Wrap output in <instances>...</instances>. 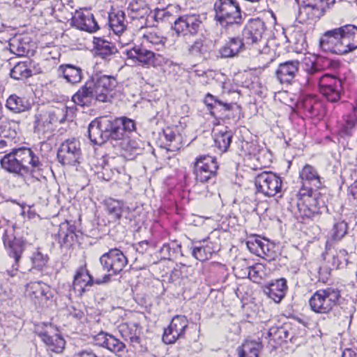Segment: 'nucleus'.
<instances>
[{"instance_id":"nucleus-38","label":"nucleus","mask_w":357,"mask_h":357,"mask_svg":"<svg viewBox=\"0 0 357 357\" xmlns=\"http://www.w3.org/2000/svg\"><path fill=\"white\" fill-rule=\"evenodd\" d=\"M59 70L69 83H79L82 78V69L75 66L70 64L63 65L59 67Z\"/></svg>"},{"instance_id":"nucleus-15","label":"nucleus","mask_w":357,"mask_h":357,"mask_svg":"<svg viewBox=\"0 0 357 357\" xmlns=\"http://www.w3.org/2000/svg\"><path fill=\"white\" fill-rule=\"evenodd\" d=\"M188 326V320L183 315L174 316L169 326L165 329L162 340L165 344H173L182 337Z\"/></svg>"},{"instance_id":"nucleus-32","label":"nucleus","mask_w":357,"mask_h":357,"mask_svg":"<svg viewBox=\"0 0 357 357\" xmlns=\"http://www.w3.org/2000/svg\"><path fill=\"white\" fill-rule=\"evenodd\" d=\"M199 245L192 248V255L197 260L204 261L211 257L215 249L213 243L204 238L197 242Z\"/></svg>"},{"instance_id":"nucleus-53","label":"nucleus","mask_w":357,"mask_h":357,"mask_svg":"<svg viewBox=\"0 0 357 357\" xmlns=\"http://www.w3.org/2000/svg\"><path fill=\"white\" fill-rule=\"evenodd\" d=\"M16 136V132L10 128L8 123H1L0 124V137L9 139L13 141Z\"/></svg>"},{"instance_id":"nucleus-60","label":"nucleus","mask_w":357,"mask_h":357,"mask_svg":"<svg viewBox=\"0 0 357 357\" xmlns=\"http://www.w3.org/2000/svg\"><path fill=\"white\" fill-rule=\"evenodd\" d=\"M160 253L161 258L169 260L172 257V253H174V251L172 250L169 244H164L160 249Z\"/></svg>"},{"instance_id":"nucleus-11","label":"nucleus","mask_w":357,"mask_h":357,"mask_svg":"<svg viewBox=\"0 0 357 357\" xmlns=\"http://www.w3.org/2000/svg\"><path fill=\"white\" fill-rule=\"evenodd\" d=\"M257 192L267 197L275 196L282 188V180L276 174L264 172L255 180Z\"/></svg>"},{"instance_id":"nucleus-35","label":"nucleus","mask_w":357,"mask_h":357,"mask_svg":"<svg viewBox=\"0 0 357 357\" xmlns=\"http://www.w3.org/2000/svg\"><path fill=\"white\" fill-rule=\"evenodd\" d=\"M109 25L115 34H119L128 29L125 13L123 10L110 13L109 15Z\"/></svg>"},{"instance_id":"nucleus-26","label":"nucleus","mask_w":357,"mask_h":357,"mask_svg":"<svg viewBox=\"0 0 357 357\" xmlns=\"http://www.w3.org/2000/svg\"><path fill=\"white\" fill-rule=\"evenodd\" d=\"M96 120L103 135L106 137V142L109 139L114 140L121 139V134L119 130H118L116 119H112L107 116H101L96 118Z\"/></svg>"},{"instance_id":"nucleus-23","label":"nucleus","mask_w":357,"mask_h":357,"mask_svg":"<svg viewBox=\"0 0 357 357\" xmlns=\"http://www.w3.org/2000/svg\"><path fill=\"white\" fill-rule=\"evenodd\" d=\"M122 338L135 347L141 343L142 327L137 323H123L119 326Z\"/></svg>"},{"instance_id":"nucleus-8","label":"nucleus","mask_w":357,"mask_h":357,"mask_svg":"<svg viewBox=\"0 0 357 357\" xmlns=\"http://www.w3.org/2000/svg\"><path fill=\"white\" fill-rule=\"evenodd\" d=\"M82 155L80 143L75 138L62 142L57 151V158L62 165L75 166Z\"/></svg>"},{"instance_id":"nucleus-63","label":"nucleus","mask_w":357,"mask_h":357,"mask_svg":"<svg viewBox=\"0 0 357 357\" xmlns=\"http://www.w3.org/2000/svg\"><path fill=\"white\" fill-rule=\"evenodd\" d=\"M303 107L305 111H307L310 114L314 115L315 114V105L313 103V100H307L304 102Z\"/></svg>"},{"instance_id":"nucleus-14","label":"nucleus","mask_w":357,"mask_h":357,"mask_svg":"<svg viewBox=\"0 0 357 357\" xmlns=\"http://www.w3.org/2000/svg\"><path fill=\"white\" fill-rule=\"evenodd\" d=\"M218 169L216 160L210 155H202L195 162L194 173L197 181L201 183L207 182L215 176Z\"/></svg>"},{"instance_id":"nucleus-36","label":"nucleus","mask_w":357,"mask_h":357,"mask_svg":"<svg viewBox=\"0 0 357 357\" xmlns=\"http://www.w3.org/2000/svg\"><path fill=\"white\" fill-rule=\"evenodd\" d=\"M233 137V132L225 127L219 130L214 135V142L215 146L220 152H225L228 150Z\"/></svg>"},{"instance_id":"nucleus-1","label":"nucleus","mask_w":357,"mask_h":357,"mask_svg":"<svg viewBox=\"0 0 357 357\" xmlns=\"http://www.w3.org/2000/svg\"><path fill=\"white\" fill-rule=\"evenodd\" d=\"M117 84L116 79L113 76L96 75L85 82L73 95L72 100L82 107L90 106L96 102L110 101Z\"/></svg>"},{"instance_id":"nucleus-7","label":"nucleus","mask_w":357,"mask_h":357,"mask_svg":"<svg viewBox=\"0 0 357 357\" xmlns=\"http://www.w3.org/2000/svg\"><path fill=\"white\" fill-rule=\"evenodd\" d=\"M300 194L301 197L296 204L298 215L303 219L312 218L319 213L321 203H324L320 198V193L310 188L307 190V194L305 192Z\"/></svg>"},{"instance_id":"nucleus-18","label":"nucleus","mask_w":357,"mask_h":357,"mask_svg":"<svg viewBox=\"0 0 357 357\" xmlns=\"http://www.w3.org/2000/svg\"><path fill=\"white\" fill-rule=\"evenodd\" d=\"M82 234L73 225L68 222H63L59 225L57 234L59 243L61 248L69 249L78 243Z\"/></svg>"},{"instance_id":"nucleus-55","label":"nucleus","mask_w":357,"mask_h":357,"mask_svg":"<svg viewBox=\"0 0 357 357\" xmlns=\"http://www.w3.org/2000/svg\"><path fill=\"white\" fill-rule=\"evenodd\" d=\"M242 40L245 43V45L258 44L259 43H261L263 40V39H255V34H252L245 29L243 30V32Z\"/></svg>"},{"instance_id":"nucleus-24","label":"nucleus","mask_w":357,"mask_h":357,"mask_svg":"<svg viewBox=\"0 0 357 357\" xmlns=\"http://www.w3.org/2000/svg\"><path fill=\"white\" fill-rule=\"evenodd\" d=\"M128 56L132 59H137L140 63L150 65L153 63L155 58L154 50L151 47H148L143 43L140 45H135L126 50Z\"/></svg>"},{"instance_id":"nucleus-10","label":"nucleus","mask_w":357,"mask_h":357,"mask_svg":"<svg viewBox=\"0 0 357 357\" xmlns=\"http://www.w3.org/2000/svg\"><path fill=\"white\" fill-rule=\"evenodd\" d=\"M335 3V0H302L301 14H305L308 20L317 21L324 16Z\"/></svg>"},{"instance_id":"nucleus-45","label":"nucleus","mask_w":357,"mask_h":357,"mask_svg":"<svg viewBox=\"0 0 357 357\" xmlns=\"http://www.w3.org/2000/svg\"><path fill=\"white\" fill-rule=\"evenodd\" d=\"M118 130L121 132V139H123L127 133H130L135 130V123L132 119L127 117H121L116 119Z\"/></svg>"},{"instance_id":"nucleus-19","label":"nucleus","mask_w":357,"mask_h":357,"mask_svg":"<svg viewBox=\"0 0 357 357\" xmlns=\"http://www.w3.org/2000/svg\"><path fill=\"white\" fill-rule=\"evenodd\" d=\"M94 341L96 344L106 348L118 356L128 351L124 342L107 333H99L94 337Z\"/></svg>"},{"instance_id":"nucleus-58","label":"nucleus","mask_w":357,"mask_h":357,"mask_svg":"<svg viewBox=\"0 0 357 357\" xmlns=\"http://www.w3.org/2000/svg\"><path fill=\"white\" fill-rule=\"evenodd\" d=\"M357 127V119L354 117H349L344 125V132L348 135H351L353 130Z\"/></svg>"},{"instance_id":"nucleus-33","label":"nucleus","mask_w":357,"mask_h":357,"mask_svg":"<svg viewBox=\"0 0 357 357\" xmlns=\"http://www.w3.org/2000/svg\"><path fill=\"white\" fill-rule=\"evenodd\" d=\"M263 349L260 340H246L238 348V357H259V352Z\"/></svg>"},{"instance_id":"nucleus-9","label":"nucleus","mask_w":357,"mask_h":357,"mask_svg":"<svg viewBox=\"0 0 357 357\" xmlns=\"http://www.w3.org/2000/svg\"><path fill=\"white\" fill-rule=\"evenodd\" d=\"M203 26L201 16L198 14H186L178 17L173 29L178 36H195Z\"/></svg>"},{"instance_id":"nucleus-50","label":"nucleus","mask_w":357,"mask_h":357,"mask_svg":"<svg viewBox=\"0 0 357 357\" xmlns=\"http://www.w3.org/2000/svg\"><path fill=\"white\" fill-rule=\"evenodd\" d=\"M47 260L48 257L47 255H44L39 250L36 251L31 257L33 265L32 268L41 271L46 266Z\"/></svg>"},{"instance_id":"nucleus-22","label":"nucleus","mask_w":357,"mask_h":357,"mask_svg":"<svg viewBox=\"0 0 357 357\" xmlns=\"http://www.w3.org/2000/svg\"><path fill=\"white\" fill-rule=\"evenodd\" d=\"M340 29L343 54L354 52L357 49V26L349 24Z\"/></svg>"},{"instance_id":"nucleus-37","label":"nucleus","mask_w":357,"mask_h":357,"mask_svg":"<svg viewBox=\"0 0 357 357\" xmlns=\"http://www.w3.org/2000/svg\"><path fill=\"white\" fill-rule=\"evenodd\" d=\"M42 340L47 346V349L56 353H61L65 347V340L59 335H50L47 332L40 334Z\"/></svg>"},{"instance_id":"nucleus-29","label":"nucleus","mask_w":357,"mask_h":357,"mask_svg":"<svg viewBox=\"0 0 357 357\" xmlns=\"http://www.w3.org/2000/svg\"><path fill=\"white\" fill-rule=\"evenodd\" d=\"M33 66V62L29 59L19 62L11 69L10 77L15 79L20 80L30 77L33 74L40 73L38 70L33 71L32 69Z\"/></svg>"},{"instance_id":"nucleus-28","label":"nucleus","mask_w":357,"mask_h":357,"mask_svg":"<svg viewBox=\"0 0 357 357\" xmlns=\"http://www.w3.org/2000/svg\"><path fill=\"white\" fill-rule=\"evenodd\" d=\"M287 289V281L284 278L271 282L264 289V293L274 302L279 303L284 297Z\"/></svg>"},{"instance_id":"nucleus-2","label":"nucleus","mask_w":357,"mask_h":357,"mask_svg":"<svg viewBox=\"0 0 357 357\" xmlns=\"http://www.w3.org/2000/svg\"><path fill=\"white\" fill-rule=\"evenodd\" d=\"M1 167L9 172L26 177H36L42 170L43 163L33 151L26 147L13 149L1 159Z\"/></svg>"},{"instance_id":"nucleus-42","label":"nucleus","mask_w":357,"mask_h":357,"mask_svg":"<svg viewBox=\"0 0 357 357\" xmlns=\"http://www.w3.org/2000/svg\"><path fill=\"white\" fill-rule=\"evenodd\" d=\"M89 138L94 144L101 145L106 142V137H105L100 130V128L96 119L92 121L88 127Z\"/></svg>"},{"instance_id":"nucleus-56","label":"nucleus","mask_w":357,"mask_h":357,"mask_svg":"<svg viewBox=\"0 0 357 357\" xmlns=\"http://www.w3.org/2000/svg\"><path fill=\"white\" fill-rule=\"evenodd\" d=\"M242 40L245 43V45L258 44L259 43H261L263 40V39H255V34H252L245 29L243 30V32Z\"/></svg>"},{"instance_id":"nucleus-30","label":"nucleus","mask_w":357,"mask_h":357,"mask_svg":"<svg viewBox=\"0 0 357 357\" xmlns=\"http://www.w3.org/2000/svg\"><path fill=\"white\" fill-rule=\"evenodd\" d=\"M245 46L243 40L239 37L231 38L225 45L220 48V54L221 56L224 58L234 57L243 51Z\"/></svg>"},{"instance_id":"nucleus-25","label":"nucleus","mask_w":357,"mask_h":357,"mask_svg":"<svg viewBox=\"0 0 357 357\" xmlns=\"http://www.w3.org/2000/svg\"><path fill=\"white\" fill-rule=\"evenodd\" d=\"M93 283L92 276L86 269L81 268L76 272L74 276L73 290L78 296H81L85 292L89 291Z\"/></svg>"},{"instance_id":"nucleus-41","label":"nucleus","mask_w":357,"mask_h":357,"mask_svg":"<svg viewBox=\"0 0 357 357\" xmlns=\"http://www.w3.org/2000/svg\"><path fill=\"white\" fill-rule=\"evenodd\" d=\"M166 38L155 32H149L144 35L142 43L152 50H160L165 45Z\"/></svg>"},{"instance_id":"nucleus-43","label":"nucleus","mask_w":357,"mask_h":357,"mask_svg":"<svg viewBox=\"0 0 357 357\" xmlns=\"http://www.w3.org/2000/svg\"><path fill=\"white\" fill-rule=\"evenodd\" d=\"M268 336L275 343L280 344L287 342L289 337L287 329L282 326L271 327L268 332Z\"/></svg>"},{"instance_id":"nucleus-54","label":"nucleus","mask_w":357,"mask_h":357,"mask_svg":"<svg viewBox=\"0 0 357 357\" xmlns=\"http://www.w3.org/2000/svg\"><path fill=\"white\" fill-rule=\"evenodd\" d=\"M116 35L119 36V43L122 46L128 45L133 40V36L128 29H126L123 32Z\"/></svg>"},{"instance_id":"nucleus-27","label":"nucleus","mask_w":357,"mask_h":357,"mask_svg":"<svg viewBox=\"0 0 357 357\" xmlns=\"http://www.w3.org/2000/svg\"><path fill=\"white\" fill-rule=\"evenodd\" d=\"M165 146L168 151H177L184 145L183 137L176 128L167 127L163 130Z\"/></svg>"},{"instance_id":"nucleus-40","label":"nucleus","mask_w":357,"mask_h":357,"mask_svg":"<svg viewBox=\"0 0 357 357\" xmlns=\"http://www.w3.org/2000/svg\"><path fill=\"white\" fill-rule=\"evenodd\" d=\"M95 53L103 59L115 52V47L109 42L100 38H94Z\"/></svg>"},{"instance_id":"nucleus-59","label":"nucleus","mask_w":357,"mask_h":357,"mask_svg":"<svg viewBox=\"0 0 357 357\" xmlns=\"http://www.w3.org/2000/svg\"><path fill=\"white\" fill-rule=\"evenodd\" d=\"M202 40H197L189 47V52L193 55L200 54L202 53Z\"/></svg>"},{"instance_id":"nucleus-51","label":"nucleus","mask_w":357,"mask_h":357,"mask_svg":"<svg viewBox=\"0 0 357 357\" xmlns=\"http://www.w3.org/2000/svg\"><path fill=\"white\" fill-rule=\"evenodd\" d=\"M348 252L344 249H340L333 256L332 266L334 268H342L347 266L348 263Z\"/></svg>"},{"instance_id":"nucleus-12","label":"nucleus","mask_w":357,"mask_h":357,"mask_svg":"<svg viewBox=\"0 0 357 357\" xmlns=\"http://www.w3.org/2000/svg\"><path fill=\"white\" fill-rule=\"evenodd\" d=\"M100 262L103 269L117 275L121 273L128 264V259L124 254L119 249H111L100 257Z\"/></svg>"},{"instance_id":"nucleus-17","label":"nucleus","mask_w":357,"mask_h":357,"mask_svg":"<svg viewBox=\"0 0 357 357\" xmlns=\"http://www.w3.org/2000/svg\"><path fill=\"white\" fill-rule=\"evenodd\" d=\"M340 27L326 31L319 40V46L324 52L343 54Z\"/></svg>"},{"instance_id":"nucleus-61","label":"nucleus","mask_w":357,"mask_h":357,"mask_svg":"<svg viewBox=\"0 0 357 357\" xmlns=\"http://www.w3.org/2000/svg\"><path fill=\"white\" fill-rule=\"evenodd\" d=\"M248 248L250 250H252V247H256V248H259L261 251V252L264 255H266V248L267 250L268 249L267 248V245H265L260 240H255L254 242L248 241L247 243Z\"/></svg>"},{"instance_id":"nucleus-62","label":"nucleus","mask_w":357,"mask_h":357,"mask_svg":"<svg viewBox=\"0 0 357 357\" xmlns=\"http://www.w3.org/2000/svg\"><path fill=\"white\" fill-rule=\"evenodd\" d=\"M132 11L135 13V15L132 16V18H142L147 15L150 10L147 7H144L142 9L133 8Z\"/></svg>"},{"instance_id":"nucleus-21","label":"nucleus","mask_w":357,"mask_h":357,"mask_svg":"<svg viewBox=\"0 0 357 357\" xmlns=\"http://www.w3.org/2000/svg\"><path fill=\"white\" fill-rule=\"evenodd\" d=\"M299 69V61L298 60L287 61L279 64L275 70V75L278 81L282 84H291Z\"/></svg>"},{"instance_id":"nucleus-39","label":"nucleus","mask_w":357,"mask_h":357,"mask_svg":"<svg viewBox=\"0 0 357 357\" xmlns=\"http://www.w3.org/2000/svg\"><path fill=\"white\" fill-rule=\"evenodd\" d=\"M6 107L15 113H20L29 110L31 107V105L24 98H20L16 95H11L7 99Z\"/></svg>"},{"instance_id":"nucleus-47","label":"nucleus","mask_w":357,"mask_h":357,"mask_svg":"<svg viewBox=\"0 0 357 357\" xmlns=\"http://www.w3.org/2000/svg\"><path fill=\"white\" fill-rule=\"evenodd\" d=\"M248 278L254 282L259 283L265 275V268L261 264H255L248 267Z\"/></svg>"},{"instance_id":"nucleus-52","label":"nucleus","mask_w":357,"mask_h":357,"mask_svg":"<svg viewBox=\"0 0 357 357\" xmlns=\"http://www.w3.org/2000/svg\"><path fill=\"white\" fill-rule=\"evenodd\" d=\"M204 102L206 105V106L210 108L215 107L217 105L223 107L225 111L231 110L233 106L232 104L223 102L222 101L218 100L217 98H215L211 93H208L206 96Z\"/></svg>"},{"instance_id":"nucleus-44","label":"nucleus","mask_w":357,"mask_h":357,"mask_svg":"<svg viewBox=\"0 0 357 357\" xmlns=\"http://www.w3.org/2000/svg\"><path fill=\"white\" fill-rule=\"evenodd\" d=\"M252 34H255V39H263V34L266 30V26L264 21L259 18L250 20L244 29Z\"/></svg>"},{"instance_id":"nucleus-16","label":"nucleus","mask_w":357,"mask_h":357,"mask_svg":"<svg viewBox=\"0 0 357 357\" xmlns=\"http://www.w3.org/2000/svg\"><path fill=\"white\" fill-rule=\"evenodd\" d=\"M26 294L36 305H47V301L52 297L50 286L41 282H33L26 285Z\"/></svg>"},{"instance_id":"nucleus-3","label":"nucleus","mask_w":357,"mask_h":357,"mask_svg":"<svg viewBox=\"0 0 357 357\" xmlns=\"http://www.w3.org/2000/svg\"><path fill=\"white\" fill-rule=\"evenodd\" d=\"M214 10L215 20L222 26L241 25L243 22L241 8L236 0H216Z\"/></svg>"},{"instance_id":"nucleus-5","label":"nucleus","mask_w":357,"mask_h":357,"mask_svg":"<svg viewBox=\"0 0 357 357\" xmlns=\"http://www.w3.org/2000/svg\"><path fill=\"white\" fill-rule=\"evenodd\" d=\"M3 243L10 258L13 259L12 270L7 272L10 276H14L19 269V264L26 248V243L22 238H17L7 229L3 234Z\"/></svg>"},{"instance_id":"nucleus-57","label":"nucleus","mask_w":357,"mask_h":357,"mask_svg":"<svg viewBox=\"0 0 357 357\" xmlns=\"http://www.w3.org/2000/svg\"><path fill=\"white\" fill-rule=\"evenodd\" d=\"M9 45L11 52L17 56H23L26 52V48L20 45L16 39H13Z\"/></svg>"},{"instance_id":"nucleus-6","label":"nucleus","mask_w":357,"mask_h":357,"mask_svg":"<svg viewBox=\"0 0 357 357\" xmlns=\"http://www.w3.org/2000/svg\"><path fill=\"white\" fill-rule=\"evenodd\" d=\"M66 108H56L35 116L34 131L39 134L50 133L53 124L62 122L66 118Z\"/></svg>"},{"instance_id":"nucleus-64","label":"nucleus","mask_w":357,"mask_h":357,"mask_svg":"<svg viewBox=\"0 0 357 357\" xmlns=\"http://www.w3.org/2000/svg\"><path fill=\"white\" fill-rule=\"evenodd\" d=\"M74 357H98L93 353L88 351H81L75 354Z\"/></svg>"},{"instance_id":"nucleus-20","label":"nucleus","mask_w":357,"mask_h":357,"mask_svg":"<svg viewBox=\"0 0 357 357\" xmlns=\"http://www.w3.org/2000/svg\"><path fill=\"white\" fill-rule=\"evenodd\" d=\"M72 24L77 29L90 33L99 29L93 15L89 10H76L72 17Z\"/></svg>"},{"instance_id":"nucleus-13","label":"nucleus","mask_w":357,"mask_h":357,"mask_svg":"<svg viewBox=\"0 0 357 357\" xmlns=\"http://www.w3.org/2000/svg\"><path fill=\"white\" fill-rule=\"evenodd\" d=\"M333 66V61L325 58H319L315 61L306 59L303 63V70L306 73V84H317L321 77V72Z\"/></svg>"},{"instance_id":"nucleus-31","label":"nucleus","mask_w":357,"mask_h":357,"mask_svg":"<svg viewBox=\"0 0 357 357\" xmlns=\"http://www.w3.org/2000/svg\"><path fill=\"white\" fill-rule=\"evenodd\" d=\"M103 204L108 214L114 220H119L129 210L124 203L113 198H107Z\"/></svg>"},{"instance_id":"nucleus-4","label":"nucleus","mask_w":357,"mask_h":357,"mask_svg":"<svg viewBox=\"0 0 357 357\" xmlns=\"http://www.w3.org/2000/svg\"><path fill=\"white\" fill-rule=\"evenodd\" d=\"M340 296V291L337 288L319 289L309 300L310 309L315 313L328 314L337 305Z\"/></svg>"},{"instance_id":"nucleus-49","label":"nucleus","mask_w":357,"mask_h":357,"mask_svg":"<svg viewBox=\"0 0 357 357\" xmlns=\"http://www.w3.org/2000/svg\"><path fill=\"white\" fill-rule=\"evenodd\" d=\"M348 226L345 221H339L333 225L331 238L333 241H340L347 233Z\"/></svg>"},{"instance_id":"nucleus-34","label":"nucleus","mask_w":357,"mask_h":357,"mask_svg":"<svg viewBox=\"0 0 357 357\" xmlns=\"http://www.w3.org/2000/svg\"><path fill=\"white\" fill-rule=\"evenodd\" d=\"M299 176L304 182L318 189L322 185L321 178L317 169L310 165H305L300 172Z\"/></svg>"},{"instance_id":"nucleus-48","label":"nucleus","mask_w":357,"mask_h":357,"mask_svg":"<svg viewBox=\"0 0 357 357\" xmlns=\"http://www.w3.org/2000/svg\"><path fill=\"white\" fill-rule=\"evenodd\" d=\"M343 86H339L337 88H320V92L326 97V98L331 102H337L340 98L342 92Z\"/></svg>"},{"instance_id":"nucleus-46","label":"nucleus","mask_w":357,"mask_h":357,"mask_svg":"<svg viewBox=\"0 0 357 357\" xmlns=\"http://www.w3.org/2000/svg\"><path fill=\"white\" fill-rule=\"evenodd\" d=\"M320 88H337L342 86V81L334 75H331L328 73L321 75V77L319 78L318 83Z\"/></svg>"}]
</instances>
